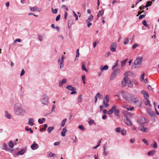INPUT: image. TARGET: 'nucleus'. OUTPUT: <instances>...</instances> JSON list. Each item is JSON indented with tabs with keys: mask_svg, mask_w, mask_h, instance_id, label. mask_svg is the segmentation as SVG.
Listing matches in <instances>:
<instances>
[{
	"mask_svg": "<svg viewBox=\"0 0 159 159\" xmlns=\"http://www.w3.org/2000/svg\"><path fill=\"white\" fill-rule=\"evenodd\" d=\"M109 100V98L108 96L107 95L103 101V105L104 107H107L109 106V105L108 103Z\"/></svg>",
	"mask_w": 159,
	"mask_h": 159,
	"instance_id": "nucleus-5",
	"label": "nucleus"
},
{
	"mask_svg": "<svg viewBox=\"0 0 159 159\" xmlns=\"http://www.w3.org/2000/svg\"><path fill=\"white\" fill-rule=\"evenodd\" d=\"M67 82V80L66 79H63L62 81H60L59 83V85L60 87L62 86L63 84H65Z\"/></svg>",
	"mask_w": 159,
	"mask_h": 159,
	"instance_id": "nucleus-21",
	"label": "nucleus"
},
{
	"mask_svg": "<svg viewBox=\"0 0 159 159\" xmlns=\"http://www.w3.org/2000/svg\"><path fill=\"white\" fill-rule=\"evenodd\" d=\"M38 39L40 41H43V37L41 35H39L38 36Z\"/></svg>",
	"mask_w": 159,
	"mask_h": 159,
	"instance_id": "nucleus-46",
	"label": "nucleus"
},
{
	"mask_svg": "<svg viewBox=\"0 0 159 159\" xmlns=\"http://www.w3.org/2000/svg\"><path fill=\"white\" fill-rule=\"evenodd\" d=\"M142 23L143 24V25L145 26L146 27H147L148 26V24L147 23V22L145 20H144L143 22Z\"/></svg>",
	"mask_w": 159,
	"mask_h": 159,
	"instance_id": "nucleus-47",
	"label": "nucleus"
},
{
	"mask_svg": "<svg viewBox=\"0 0 159 159\" xmlns=\"http://www.w3.org/2000/svg\"><path fill=\"white\" fill-rule=\"evenodd\" d=\"M85 62H83L82 63V69L83 70H84L86 72H87L88 71V70L86 68L85 65Z\"/></svg>",
	"mask_w": 159,
	"mask_h": 159,
	"instance_id": "nucleus-19",
	"label": "nucleus"
},
{
	"mask_svg": "<svg viewBox=\"0 0 159 159\" xmlns=\"http://www.w3.org/2000/svg\"><path fill=\"white\" fill-rule=\"evenodd\" d=\"M122 97L126 101L129 103H136L139 101V98L135 95H132L127 93L122 92Z\"/></svg>",
	"mask_w": 159,
	"mask_h": 159,
	"instance_id": "nucleus-1",
	"label": "nucleus"
},
{
	"mask_svg": "<svg viewBox=\"0 0 159 159\" xmlns=\"http://www.w3.org/2000/svg\"><path fill=\"white\" fill-rule=\"evenodd\" d=\"M156 152V151L154 150H152L149 151L148 153V155L149 156H152L154 155Z\"/></svg>",
	"mask_w": 159,
	"mask_h": 159,
	"instance_id": "nucleus-17",
	"label": "nucleus"
},
{
	"mask_svg": "<svg viewBox=\"0 0 159 159\" xmlns=\"http://www.w3.org/2000/svg\"><path fill=\"white\" fill-rule=\"evenodd\" d=\"M115 115L116 116H118L119 115L120 113V111L118 109H116V111H115Z\"/></svg>",
	"mask_w": 159,
	"mask_h": 159,
	"instance_id": "nucleus-35",
	"label": "nucleus"
},
{
	"mask_svg": "<svg viewBox=\"0 0 159 159\" xmlns=\"http://www.w3.org/2000/svg\"><path fill=\"white\" fill-rule=\"evenodd\" d=\"M78 101L79 102H82V95H80L78 98Z\"/></svg>",
	"mask_w": 159,
	"mask_h": 159,
	"instance_id": "nucleus-42",
	"label": "nucleus"
},
{
	"mask_svg": "<svg viewBox=\"0 0 159 159\" xmlns=\"http://www.w3.org/2000/svg\"><path fill=\"white\" fill-rule=\"evenodd\" d=\"M116 106L115 105H113L112 107L108 111V114L109 115H111L113 113L115 112L116 109Z\"/></svg>",
	"mask_w": 159,
	"mask_h": 159,
	"instance_id": "nucleus-11",
	"label": "nucleus"
},
{
	"mask_svg": "<svg viewBox=\"0 0 159 159\" xmlns=\"http://www.w3.org/2000/svg\"><path fill=\"white\" fill-rule=\"evenodd\" d=\"M60 17H61V16L60 15H58V16H57L56 17V20L57 21H58V20H59V19H60Z\"/></svg>",
	"mask_w": 159,
	"mask_h": 159,
	"instance_id": "nucleus-58",
	"label": "nucleus"
},
{
	"mask_svg": "<svg viewBox=\"0 0 159 159\" xmlns=\"http://www.w3.org/2000/svg\"><path fill=\"white\" fill-rule=\"evenodd\" d=\"M48 96L46 94H44L42 96L40 99V101L42 104L47 105L48 102Z\"/></svg>",
	"mask_w": 159,
	"mask_h": 159,
	"instance_id": "nucleus-3",
	"label": "nucleus"
},
{
	"mask_svg": "<svg viewBox=\"0 0 159 159\" xmlns=\"http://www.w3.org/2000/svg\"><path fill=\"white\" fill-rule=\"evenodd\" d=\"M128 60V59H126L121 62V66L123 67L125 65L127 61Z\"/></svg>",
	"mask_w": 159,
	"mask_h": 159,
	"instance_id": "nucleus-32",
	"label": "nucleus"
},
{
	"mask_svg": "<svg viewBox=\"0 0 159 159\" xmlns=\"http://www.w3.org/2000/svg\"><path fill=\"white\" fill-rule=\"evenodd\" d=\"M9 145L11 148H12L13 147V143L11 141H10L9 143Z\"/></svg>",
	"mask_w": 159,
	"mask_h": 159,
	"instance_id": "nucleus-44",
	"label": "nucleus"
},
{
	"mask_svg": "<svg viewBox=\"0 0 159 159\" xmlns=\"http://www.w3.org/2000/svg\"><path fill=\"white\" fill-rule=\"evenodd\" d=\"M118 61L117 60L115 63V64L114 66H113L112 68V70H114V69L118 66Z\"/></svg>",
	"mask_w": 159,
	"mask_h": 159,
	"instance_id": "nucleus-34",
	"label": "nucleus"
},
{
	"mask_svg": "<svg viewBox=\"0 0 159 159\" xmlns=\"http://www.w3.org/2000/svg\"><path fill=\"white\" fill-rule=\"evenodd\" d=\"M120 72V69H117L114 70L111 74L110 76V80H114L116 78V76L119 74Z\"/></svg>",
	"mask_w": 159,
	"mask_h": 159,
	"instance_id": "nucleus-4",
	"label": "nucleus"
},
{
	"mask_svg": "<svg viewBox=\"0 0 159 159\" xmlns=\"http://www.w3.org/2000/svg\"><path fill=\"white\" fill-rule=\"evenodd\" d=\"M129 40L128 38H126L124 40V44H128V43H129Z\"/></svg>",
	"mask_w": 159,
	"mask_h": 159,
	"instance_id": "nucleus-45",
	"label": "nucleus"
},
{
	"mask_svg": "<svg viewBox=\"0 0 159 159\" xmlns=\"http://www.w3.org/2000/svg\"><path fill=\"white\" fill-rule=\"evenodd\" d=\"M138 128L139 130L144 133L148 132L149 130L148 128L145 127L143 125H141L138 127Z\"/></svg>",
	"mask_w": 159,
	"mask_h": 159,
	"instance_id": "nucleus-7",
	"label": "nucleus"
},
{
	"mask_svg": "<svg viewBox=\"0 0 159 159\" xmlns=\"http://www.w3.org/2000/svg\"><path fill=\"white\" fill-rule=\"evenodd\" d=\"M128 84V86L129 87H132L133 86L132 83H131L130 80H129Z\"/></svg>",
	"mask_w": 159,
	"mask_h": 159,
	"instance_id": "nucleus-59",
	"label": "nucleus"
},
{
	"mask_svg": "<svg viewBox=\"0 0 159 159\" xmlns=\"http://www.w3.org/2000/svg\"><path fill=\"white\" fill-rule=\"evenodd\" d=\"M30 10L32 11H37L38 7H30Z\"/></svg>",
	"mask_w": 159,
	"mask_h": 159,
	"instance_id": "nucleus-29",
	"label": "nucleus"
},
{
	"mask_svg": "<svg viewBox=\"0 0 159 159\" xmlns=\"http://www.w3.org/2000/svg\"><path fill=\"white\" fill-rule=\"evenodd\" d=\"M122 107L126 109L127 110V109H128V108H129L128 105H127L126 104H123L122 106Z\"/></svg>",
	"mask_w": 159,
	"mask_h": 159,
	"instance_id": "nucleus-49",
	"label": "nucleus"
},
{
	"mask_svg": "<svg viewBox=\"0 0 159 159\" xmlns=\"http://www.w3.org/2000/svg\"><path fill=\"white\" fill-rule=\"evenodd\" d=\"M142 141L145 144L147 145H148V142L146 139H143Z\"/></svg>",
	"mask_w": 159,
	"mask_h": 159,
	"instance_id": "nucleus-48",
	"label": "nucleus"
},
{
	"mask_svg": "<svg viewBox=\"0 0 159 159\" xmlns=\"http://www.w3.org/2000/svg\"><path fill=\"white\" fill-rule=\"evenodd\" d=\"M117 47V44L115 42L112 43L110 47V50L113 52H116V48Z\"/></svg>",
	"mask_w": 159,
	"mask_h": 159,
	"instance_id": "nucleus-8",
	"label": "nucleus"
},
{
	"mask_svg": "<svg viewBox=\"0 0 159 159\" xmlns=\"http://www.w3.org/2000/svg\"><path fill=\"white\" fill-rule=\"evenodd\" d=\"M120 132L121 133V134L123 135H125L126 133V131L124 129H122Z\"/></svg>",
	"mask_w": 159,
	"mask_h": 159,
	"instance_id": "nucleus-40",
	"label": "nucleus"
},
{
	"mask_svg": "<svg viewBox=\"0 0 159 159\" xmlns=\"http://www.w3.org/2000/svg\"><path fill=\"white\" fill-rule=\"evenodd\" d=\"M66 88L68 90L71 91H75V87H73L72 86L70 85L67 86Z\"/></svg>",
	"mask_w": 159,
	"mask_h": 159,
	"instance_id": "nucleus-20",
	"label": "nucleus"
},
{
	"mask_svg": "<svg viewBox=\"0 0 159 159\" xmlns=\"http://www.w3.org/2000/svg\"><path fill=\"white\" fill-rule=\"evenodd\" d=\"M143 96H144V97H145V98H148L149 97V95L147 92L146 93L144 94L143 95Z\"/></svg>",
	"mask_w": 159,
	"mask_h": 159,
	"instance_id": "nucleus-61",
	"label": "nucleus"
},
{
	"mask_svg": "<svg viewBox=\"0 0 159 159\" xmlns=\"http://www.w3.org/2000/svg\"><path fill=\"white\" fill-rule=\"evenodd\" d=\"M98 43V41H97V42L95 41V42H93V46L94 48H95L96 47L97 44V43Z\"/></svg>",
	"mask_w": 159,
	"mask_h": 159,
	"instance_id": "nucleus-60",
	"label": "nucleus"
},
{
	"mask_svg": "<svg viewBox=\"0 0 159 159\" xmlns=\"http://www.w3.org/2000/svg\"><path fill=\"white\" fill-rule=\"evenodd\" d=\"M65 58V56L64 55H62L61 56V60L60 59H59L58 60V61L59 63H63L64 62V59Z\"/></svg>",
	"mask_w": 159,
	"mask_h": 159,
	"instance_id": "nucleus-28",
	"label": "nucleus"
},
{
	"mask_svg": "<svg viewBox=\"0 0 159 159\" xmlns=\"http://www.w3.org/2000/svg\"><path fill=\"white\" fill-rule=\"evenodd\" d=\"M152 4V2L151 1H148L147 2L146 5L144 6V7H148L150 6Z\"/></svg>",
	"mask_w": 159,
	"mask_h": 159,
	"instance_id": "nucleus-36",
	"label": "nucleus"
},
{
	"mask_svg": "<svg viewBox=\"0 0 159 159\" xmlns=\"http://www.w3.org/2000/svg\"><path fill=\"white\" fill-rule=\"evenodd\" d=\"M52 12L53 14H56L58 11V9L56 8L54 9L52 8L51 9Z\"/></svg>",
	"mask_w": 159,
	"mask_h": 159,
	"instance_id": "nucleus-39",
	"label": "nucleus"
},
{
	"mask_svg": "<svg viewBox=\"0 0 159 159\" xmlns=\"http://www.w3.org/2000/svg\"><path fill=\"white\" fill-rule=\"evenodd\" d=\"M93 15H91L86 20V22H91L93 19Z\"/></svg>",
	"mask_w": 159,
	"mask_h": 159,
	"instance_id": "nucleus-22",
	"label": "nucleus"
},
{
	"mask_svg": "<svg viewBox=\"0 0 159 159\" xmlns=\"http://www.w3.org/2000/svg\"><path fill=\"white\" fill-rule=\"evenodd\" d=\"M143 61V57H138L134 61V64L135 65H137L140 64Z\"/></svg>",
	"mask_w": 159,
	"mask_h": 159,
	"instance_id": "nucleus-6",
	"label": "nucleus"
},
{
	"mask_svg": "<svg viewBox=\"0 0 159 159\" xmlns=\"http://www.w3.org/2000/svg\"><path fill=\"white\" fill-rule=\"evenodd\" d=\"M147 110L148 112L151 116H155V114L154 112L153 111L150 109H147Z\"/></svg>",
	"mask_w": 159,
	"mask_h": 159,
	"instance_id": "nucleus-15",
	"label": "nucleus"
},
{
	"mask_svg": "<svg viewBox=\"0 0 159 159\" xmlns=\"http://www.w3.org/2000/svg\"><path fill=\"white\" fill-rule=\"evenodd\" d=\"M25 130L26 131H30V132L31 133H33V131L31 129V128H29L28 126H26L25 128Z\"/></svg>",
	"mask_w": 159,
	"mask_h": 159,
	"instance_id": "nucleus-41",
	"label": "nucleus"
},
{
	"mask_svg": "<svg viewBox=\"0 0 159 159\" xmlns=\"http://www.w3.org/2000/svg\"><path fill=\"white\" fill-rule=\"evenodd\" d=\"M30 147L32 150H34L38 148L39 145L36 143L35 141H34L32 144L31 145Z\"/></svg>",
	"mask_w": 159,
	"mask_h": 159,
	"instance_id": "nucleus-12",
	"label": "nucleus"
},
{
	"mask_svg": "<svg viewBox=\"0 0 159 159\" xmlns=\"http://www.w3.org/2000/svg\"><path fill=\"white\" fill-rule=\"evenodd\" d=\"M125 123L127 125H132L131 121L127 118L125 120Z\"/></svg>",
	"mask_w": 159,
	"mask_h": 159,
	"instance_id": "nucleus-23",
	"label": "nucleus"
},
{
	"mask_svg": "<svg viewBox=\"0 0 159 159\" xmlns=\"http://www.w3.org/2000/svg\"><path fill=\"white\" fill-rule=\"evenodd\" d=\"M80 129L82 130H84V126L82 125H80L78 127Z\"/></svg>",
	"mask_w": 159,
	"mask_h": 159,
	"instance_id": "nucleus-57",
	"label": "nucleus"
},
{
	"mask_svg": "<svg viewBox=\"0 0 159 159\" xmlns=\"http://www.w3.org/2000/svg\"><path fill=\"white\" fill-rule=\"evenodd\" d=\"M79 49H77L76 52V57H78L79 56Z\"/></svg>",
	"mask_w": 159,
	"mask_h": 159,
	"instance_id": "nucleus-51",
	"label": "nucleus"
},
{
	"mask_svg": "<svg viewBox=\"0 0 159 159\" xmlns=\"http://www.w3.org/2000/svg\"><path fill=\"white\" fill-rule=\"evenodd\" d=\"M145 118L143 117H141L137 120L138 123L139 125H142L144 124L145 122Z\"/></svg>",
	"mask_w": 159,
	"mask_h": 159,
	"instance_id": "nucleus-10",
	"label": "nucleus"
},
{
	"mask_svg": "<svg viewBox=\"0 0 159 159\" xmlns=\"http://www.w3.org/2000/svg\"><path fill=\"white\" fill-rule=\"evenodd\" d=\"M145 16V15H140L139 17V19H141L142 18L144 17Z\"/></svg>",
	"mask_w": 159,
	"mask_h": 159,
	"instance_id": "nucleus-56",
	"label": "nucleus"
},
{
	"mask_svg": "<svg viewBox=\"0 0 159 159\" xmlns=\"http://www.w3.org/2000/svg\"><path fill=\"white\" fill-rule=\"evenodd\" d=\"M34 120L32 118H29L28 120V124L31 126L34 125Z\"/></svg>",
	"mask_w": 159,
	"mask_h": 159,
	"instance_id": "nucleus-14",
	"label": "nucleus"
},
{
	"mask_svg": "<svg viewBox=\"0 0 159 159\" xmlns=\"http://www.w3.org/2000/svg\"><path fill=\"white\" fill-rule=\"evenodd\" d=\"M128 84L129 80L128 79V77L127 76H125L122 80L121 82V84L122 86H125L126 85V83Z\"/></svg>",
	"mask_w": 159,
	"mask_h": 159,
	"instance_id": "nucleus-9",
	"label": "nucleus"
},
{
	"mask_svg": "<svg viewBox=\"0 0 159 159\" xmlns=\"http://www.w3.org/2000/svg\"><path fill=\"white\" fill-rule=\"evenodd\" d=\"M104 13V10L102 9L101 10L99 11L97 14L98 18H99V16H102L103 15Z\"/></svg>",
	"mask_w": 159,
	"mask_h": 159,
	"instance_id": "nucleus-16",
	"label": "nucleus"
},
{
	"mask_svg": "<svg viewBox=\"0 0 159 159\" xmlns=\"http://www.w3.org/2000/svg\"><path fill=\"white\" fill-rule=\"evenodd\" d=\"M25 73V71L24 69H22L20 73V75L21 76L23 75Z\"/></svg>",
	"mask_w": 159,
	"mask_h": 159,
	"instance_id": "nucleus-62",
	"label": "nucleus"
},
{
	"mask_svg": "<svg viewBox=\"0 0 159 159\" xmlns=\"http://www.w3.org/2000/svg\"><path fill=\"white\" fill-rule=\"evenodd\" d=\"M49 155L50 157H54L55 156V154L52 153L51 152H50L49 153Z\"/></svg>",
	"mask_w": 159,
	"mask_h": 159,
	"instance_id": "nucleus-54",
	"label": "nucleus"
},
{
	"mask_svg": "<svg viewBox=\"0 0 159 159\" xmlns=\"http://www.w3.org/2000/svg\"><path fill=\"white\" fill-rule=\"evenodd\" d=\"M2 149L4 150L5 151L7 150L8 147L6 143H4L2 144Z\"/></svg>",
	"mask_w": 159,
	"mask_h": 159,
	"instance_id": "nucleus-24",
	"label": "nucleus"
},
{
	"mask_svg": "<svg viewBox=\"0 0 159 159\" xmlns=\"http://www.w3.org/2000/svg\"><path fill=\"white\" fill-rule=\"evenodd\" d=\"M153 144H151V146L153 147L154 149H156L157 148V143L156 141H154L153 142Z\"/></svg>",
	"mask_w": 159,
	"mask_h": 159,
	"instance_id": "nucleus-31",
	"label": "nucleus"
},
{
	"mask_svg": "<svg viewBox=\"0 0 159 159\" xmlns=\"http://www.w3.org/2000/svg\"><path fill=\"white\" fill-rule=\"evenodd\" d=\"M144 73H143L142 75H141L140 77V80L141 81H143L144 79Z\"/></svg>",
	"mask_w": 159,
	"mask_h": 159,
	"instance_id": "nucleus-52",
	"label": "nucleus"
},
{
	"mask_svg": "<svg viewBox=\"0 0 159 159\" xmlns=\"http://www.w3.org/2000/svg\"><path fill=\"white\" fill-rule=\"evenodd\" d=\"M5 116L6 118L9 119L11 118V115L7 111H5Z\"/></svg>",
	"mask_w": 159,
	"mask_h": 159,
	"instance_id": "nucleus-26",
	"label": "nucleus"
},
{
	"mask_svg": "<svg viewBox=\"0 0 159 159\" xmlns=\"http://www.w3.org/2000/svg\"><path fill=\"white\" fill-rule=\"evenodd\" d=\"M120 127H117L115 129L116 132L117 133H120L121 131H120Z\"/></svg>",
	"mask_w": 159,
	"mask_h": 159,
	"instance_id": "nucleus-50",
	"label": "nucleus"
},
{
	"mask_svg": "<svg viewBox=\"0 0 159 159\" xmlns=\"http://www.w3.org/2000/svg\"><path fill=\"white\" fill-rule=\"evenodd\" d=\"M21 41V40L20 39H17L15 40L14 41L13 43H15L16 42H20Z\"/></svg>",
	"mask_w": 159,
	"mask_h": 159,
	"instance_id": "nucleus-53",
	"label": "nucleus"
},
{
	"mask_svg": "<svg viewBox=\"0 0 159 159\" xmlns=\"http://www.w3.org/2000/svg\"><path fill=\"white\" fill-rule=\"evenodd\" d=\"M94 121L93 120H90L88 121V123L90 125L94 124Z\"/></svg>",
	"mask_w": 159,
	"mask_h": 159,
	"instance_id": "nucleus-43",
	"label": "nucleus"
},
{
	"mask_svg": "<svg viewBox=\"0 0 159 159\" xmlns=\"http://www.w3.org/2000/svg\"><path fill=\"white\" fill-rule=\"evenodd\" d=\"M54 129V127L52 126V127H49L48 129V131L49 133H50L52 130H53Z\"/></svg>",
	"mask_w": 159,
	"mask_h": 159,
	"instance_id": "nucleus-33",
	"label": "nucleus"
},
{
	"mask_svg": "<svg viewBox=\"0 0 159 159\" xmlns=\"http://www.w3.org/2000/svg\"><path fill=\"white\" fill-rule=\"evenodd\" d=\"M66 121H67V119L66 118L64 119L63 120H62V121L61 122V126L63 127L65 125V123H66Z\"/></svg>",
	"mask_w": 159,
	"mask_h": 159,
	"instance_id": "nucleus-37",
	"label": "nucleus"
},
{
	"mask_svg": "<svg viewBox=\"0 0 159 159\" xmlns=\"http://www.w3.org/2000/svg\"><path fill=\"white\" fill-rule=\"evenodd\" d=\"M98 98H100L101 99L103 98L102 96L101 95L100 93H98L96 95V96L95 97V102L96 103L97 101L98 100Z\"/></svg>",
	"mask_w": 159,
	"mask_h": 159,
	"instance_id": "nucleus-13",
	"label": "nucleus"
},
{
	"mask_svg": "<svg viewBox=\"0 0 159 159\" xmlns=\"http://www.w3.org/2000/svg\"><path fill=\"white\" fill-rule=\"evenodd\" d=\"M144 102L146 105L151 106V104L147 98H145L144 99Z\"/></svg>",
	"mask_w": 159,
	"mask_h": 159,
	"instance_id": "nucleus-27",
	"label": "nucleus"
},
{
	"mask_svg": "<svg viewBox=\"0 0 159 159\" xmlns=\"http://www.w3.org/2000/svg\"><path fill=\"white\" fill-rule=\"evenodd\" d=\"M14 112L15 115L19 116H23L26 113L20 104L19 103H16L14 105Z\"/></svg>",
	"mask_w": 159,
	"mask_h": 159,
	"instance_id": "nucleus-2",
	"label": "nucleus"
},
{
	"mask_svg": "<svg viewBox=\"0 0 159 159\" xmlns=\"http://www.w3.org/2000/svg\"><path fill=\"white\" fill-rule=\"evenodd\" d=\"M67 131V130L66 129H63L61 133V136L64 137L65 136V134Z\"/></svg>",
	"mask_w": 159,
	"mask_h": 159,
	"instance_id": "nucleus-25",
	"label": "nucleus"
},
{
	"mask_svg": "<svg viewBox=\"0 0 159 159\" xmlns=\"http://www.w3.org/2000/svg\"><path fill=\"white\" fill-rule=\"evenodd\" d=\"M25 152V150L24 149H22L20 151H19L17 153L18 155H23Z\"/></svg>",
	"mask_w": 159,
	"mask_h": 159,
	"instance_id": "nucleus-38",
	"label": "nucleus"
},
{
	"mask_svg": "<svg viewBox=\"0 0 159 159\" xmlns=\"http://www.w3.org/2000/svg\"><path fill=\"white\" fill-rule=\"evenodd\" d=\"M124 75H125V76H127L128 77V75L130 76H133V74L131 71H127L125 72Z\"/></svg>",
	"mask_w": 159,
	"mask_h": 159,
	"instance_id": "nucleus-18",
	"label": "nucleus"
},
{
	"mask_svg": "<svg viewBox=\"0 0 159 159\" xmlns=\"http://www.w3.org/2000/svg\"><path fill=\"white\" fill-rule=\"evenodd\" d=\"M139 46V45H138L137 44V43H135L134 44L133 46H132V49H135V48H136L137 46Z\"/></svg>",
	"mask_w": 159,
	"mask_h": 159,
	"instance_id": "nucleus-55",
	"label": "nucleus"
},
{
	"mask_svg": "<svg viewBox=\"0 0 159 159\" xmlns=\"http://www.w3.org/2000/svg\"><path fill=\"white\" fill-rule=\"evenodd\" d=\"M108 68V66L106 65L102 67L101 66L100 69L101 71H102L103 70H107Z\"/></svg>",
	"mask_w": 159,
	"mask_h": 159,
	"instance_id": "nucleus-30",
	"label": "nucleus"
},
{
	"mask_svg": "<svg viewBox=\"0 0 159 159\" xmlns=\"http://www.w3.org/2000/svg\"><path fill=\"white\" fill-rule=\"evenodd\" d=\"M111 54V52H107L106 55H105V57H108Z\"/></svg>",
	"mask_w": 159,
	"mask_h": 159,
	"instance_id": "nucleus-64",
	"label": "nucleus"
},
{
	"mask_svg": "<svg viewBox=\"0 0 159 159\" xmlns=\"http://www.w3.org/2000/svg\"><path fill=\"white\" fill-rule=\"evenodd\" d=\"M60 68L61 69H62L64 66L63 63H60Z\"/></svg>",
	"mask_w": 159,
	"mask_h": 159,
	"instance_id": "nucleus-63",
	"label": "nucleus"
}]
</instances>
